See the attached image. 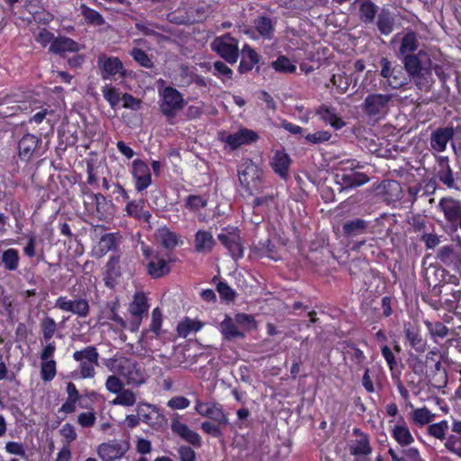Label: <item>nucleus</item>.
Wrapping results in <instances>:
<instances>
[{
  "instance_id": "14",
  "label": "nucleus",
  "mask_w": 461,
  "mask_h": 461,
  "mask_svg": "<svg viewBox=\"0 0 461 461\" xmlns=\"http://www.w3.org/2000/svg\"><path fill=\"white\" fill-rule=\"evenodd\" d=\"M194 410L199 415L212 419L220 424L227 425L229 423V419L219 403L196 400Z\"/></svg>"
},
{
  "instance_id": "26",
  "label": "nucleus",
  "mask_w": 461,
  "mask_h": 461,
  "mask_svg": "<svg viewBox=\"0 0 461 461\" xmlns=\"http://www.w3.org/2000/svg\"><path fill=\"white\" fill-rule=\"evenodd\" d=\"M95 213L99 220L109 221L114 214L113 205L103 194H95Z\"/></svg>"
},
{
  "instance_id": "22",
  "label": "nucleus",
  "mask_w": 461,
  "mask_h": 461,
  "mask_svg": "<svg viewBox=\"0 0 461 461\" xmlns=\"http://www.w3.org/2000/svg\"><path fill=\"white\" fill-rule=\"evenodd\" d=\"M84 48V45L73 41L70 38L58 37L51 41L50 51L55 54H63L65 52H78Z\"/></svg>"
},
{
  "instance_id": "32",
  "label": "nucleus",
  "mask_w": 461,
  "mask_h": 461,
  "mask_svg": "<svg viewBox=\"0 0 461 461\" xmlns=\"http://www.w3.org/2000/svg\"><path fill=\"white\" fill-rule=\"evenodd\" d=\"M215 244L212 234L206 230H198L195 234L194 248L197 252H210Z\"/></svg>"
},
{
  "instance_id": "4",
  "label": "nucleus",
  "mask_w": 461,
  "mask_h": 461,
  "mask_svg": "<svg viewBox=\"0 0 461 461\" xmlns=\"http://www.w3.org/2000/svg\"><path fill=\"white\" fill-rule=\"evenodd\" d=\"M158 94L160 112L167 120L174 119L185 104L183 95L171 86L159 90Z\"/></svg>"
},
{
  "instance_id": "3",
  "label": "nucleus",
  "mask_w": 461,
  "mask_h": 461,
  "mask_svg": "<svg viewBox=\"0 0 461 461\" xmlns=\"http://www.w3.org/2000/svg\"><path fill=\"white\" fill-rule=\"evenodd\" d=\"M107 369L126 379L127 384L140 385L145 382L142 369L136 361L125 357H114L104 360Z\"/></svg>"
},
{
  "instance_id": "27",
  "label": "nucleus",
  "mask_w": 461,
  "mask_h": 461,
  "mask_svg": "<svg viewBox=\"0 0 461 461\" xmlns=\"http://www.w3.org/2000/svg\"><path fill=\"white\" fill-rule=\"evenodd\" d=\"M97 454L104 461H113L121 458L124 450L116 442L103 443L98 447Z\"/></svg>"
},
{
  "instance_id": "2",
  "label": "nucleus",
  "mask_w": 461,
  "mask_h": 461,
  "mask_svg": "<svg viewBox=\"0 0 461 461\" xmlns=\"http://www.w3.org/2000/svg\"><path fill=\"white\" fill-rule=\"evenodd\" d=\"M238 177L241 187L249 195H257L264 189L263 171L249 158H243L238 167Z\"/></svg>"
},
{
  "instance_id": "6",
  "label": "nucleus",
  "mask_w": 461,
  "mask_h": 461,
  "mask_svg": "<svg viewBox=\"0 0 461 461\" xmlns=\"http://www.w3.org/2000/svg\"><path fill=\"white\" fill-rule=\"evenodd\" d=\"M211 48L228 63L234 64L239 59L238 41L229 33L216 37L211 42Z\"/></svg>"
},
{
  "instance_id": "64",
  "label": "nucleus",
  "mask_w": 461,
  "mask_h": 461,
  "mask_svg": "<svg viewBox=\"0 0 461 461\" xmlns=\"http://www.w3.org/2000/svg\"><path fill=\"white\" fill-rule=\"evenodd\" d=\"M331 82L341 93H345L348 88V79L342 75H333Z\"/></svg>"
},
{
  "instance_id": "44",
  "label": "nucleus",
  "mask_w": 461,
  "mask_h": 461,
  "mask_svg": "<svg viewBox=\"0 0 461 461\" xmlns=\"http://www.w3.org/2000/svg\"><path fill=\"white\" fill-rule=\"evenodd\" d=\"M102 94L104 98L108 102L112 108L117 106L122 100L121 93L119 89L113 86L112 85H105L102 87Z\"/></svg>"
},
{
  "instance_id": "37",
  "label": "nucleus",
  "mask_w": 461,
  "mask_h": 461,
  "mask_svg": "<svg viewBox=\"0 0 461 461\" xmlns=\"http://www.w3.org/2000/svg\"><path fill=\"white\" fill-rule=\"evenodd\" d=\"M255 28L258 33L265 40H271L274 36L275 26L271 19L261 16L255 21Z\"/></svg>"
},
{
  "instance_id": "38",
  "label": "nucleus",
  "mask_w": 461,
  "mask_h": 461,
  "mask_svg": "<svg viewBox=\"0 0 461 461\" xmlns=\"http://www.w3.org/2000/svg\"><path fill=\"white\" fill-rule=\"evenodd\" d=\"M136 393L132 390L123 387L122 391L116 394V397L110 402V403L112 405L131 407L136 403Z\"/></svg>"
},
{
  "instance_id": "13",
  "label": "nucleus",
  "mask_w": 461,
  "mask_h": 461,
  "mask_svg": "<svg viewBox=\"0 0 461 461\" xmlns=\"http://www.w3.org/2000/svg\"><path fill=\"white\" fill-rule=\"evenodd\" d=\"M55 307L80 318L86 317L90 311L89 303L85 298L69 299L67 296H59L55 302Z\"/></svg>"
},
{
  "instance_id": "46",
  "label": "nucleus",
  "mask_w": 461,
  "mask_h": 461,
  "mask_svg": "<svg viewBox=\"0 0 461 461\" xmlns=\"http://www.w3.org/2000/svg\"><path fill=\"white\" fill-rule=\"evenodd\" d=\"M272 68L282 73H294L296 70V66L285 56H280L273 61Z\"/></svg>"
},
{
  "instance_id": "54",
  "label": "nucleus",
  "mask_w": 461,
  "mask_h": 461,
  "mask_svg": "<svg viewBox=\"0 0 461 461\" xmlns=\"http://www.w3.org/2000/svg\"><path fill=\"white\" fill-rule=\"evenodd\" d=\"M186 206L192 211H197L207 205V200L200 195H189L185 202Z\"/></svg>"
},
{
  "instance_id": "43",
  "label": "nucleus",
  "mask_w": 461,
  "mask_h": 461,
  "mask_svg": "<svg viewBox=\"0 0 461 461\" xmlns=\"http://www.w3.org/2000/svg\"><path fill=\"white\" fill-rule=\"evenodd\" d=\"M117 236L113 233L104 235L98 243L97 249L100 256L106 254L108 251L116 248Z\"/></svg>"
},
{
  "instance_id": "35",
  "label": "nucleus",
  "mask_w": 461,
  "mask_h": 461,
  "mask_svg": "<svg viewBox=\"0 0 461 461\" xmlns=\"http://www.w3.org/2000/svg\"><path fill=\"white\" fill-rule=\"evenodd\" d=\"M354 5H358L360 19L364 23H372L376 14V6L370 0H355Z\"/></svg>"
},
{
  "instance_id": "19",
  "label": "nucleus",
  "mask_w": 461,
  "mask_h": 461,
  "mask_svg": "<svg viewBox=\"0 0 461 461\" xmlns=\"http://www.w3.org/2000/svg\"><path fill=\"white\" fill-rule=\"evenodd\" d=\"M170 428L173 433L176 434L194 447H200L202 446V438L200 435L192 430L186 424L180 421L177 418L172 420Z\"/></svg>"
},
{
  "instance_id": "7",
  "label": "nucleus",
  "mask_w": 461,
  "mask_h": 461,
  "mask_svg": "<svg viewBox=\"0 0 461 461\" xmlns=\"http://www.w3.org/2000/svg\"><path fill=\"white\" fill-rule=\"evenodd\" d=\"M73 358L80 363V375L83 378L95 376V367L98 365L99 354L94 346H88L81 350L75 351Z\"/></svg>"
},
{
  "instance_id": "52",
  "label": "nucleus",
  "mask_w": 461,
  "mask_h": 461,
  "mask_svg": "<svg viewBox=\"0 0 461 461\" xmlns=\"http://www.w3.org/2000/svg\"><path fill=\"white\" fill-rule=\"evenodd\" d=\"M233 320L236 321L240 329H245L247 330H252L256 327L254 318L251 315L246 313L236 314Z\"/></svg>"
},
{
  "instance_id": "25",
  "label": "nucleus",
  "mask_w": 461,
  "mask_h": 461,
  "mask_svg": "<svg viewBox=\"0 0 461 461\" xmlns=\"http://www.w3.org/2000/svg\"><path fill=\"white\" fill-rule=\"evenodd\" d=\"M149 304L148 297L143 292L134 294L131 302L129 303V312L136 318H141L148 312Z\"/></svg>"
},
{
  "instance_id": "10",
  "label": "nucleus",
  "mask_w": 461,
  "mask_h": 461,
  "mask_svg": "<svg viewBox=\"0 0 461 461\" xmlns=\"http://www.w3.org/2000/svg\"><path fill=\"white\" fill-rule=\"evenodd\" d=\"M258 139L256 131L248 128H240L237 131L231 133L221 132L219 140L228 145L230 149H236L242 145H249Z\"/></svg>"
},
{
  "instance_id": "50",
  "label": "nucleus",
  "mask_w": 461,
  "mask_h": 461,
  "mask_svg": "<svg viewBox=\"0 0 461 461\" xmlns=\"http://www.w3.org/2000/svg\"><path fill=\"white\" fill-rule=\"evenodd\" d=\"M18 252L14 249L5 250L3 254V262L9 270L16 269L18 266Z\"/></svg>"
},
{
  "instance_id": "59",
  "label": "nucleus",
  "mask_w": 461,
  "mask_h": 461,
  "mask_svg": "<svg viewBox=\"0 0 461 461\" xmlns=\"http://www.w3.org/2000/svg\"><path fill=\"white\" fill-rule=\"evenodd\" d=\"M96 417L94 411L81 412L77 416V422L84 428L92 427L95 422Z\"/></svg>"
},
{
  "instance_id": "47",
  "label": "nucleus",
  "mask_w": 461,
  "mask_h": 461,
  "mask_svg": "<svg viewBox=\"0 0 461 461\" xmlns=\"http://www.w3.org/2000/svg\"><path fill=\"white\" fill-rule=\"evenodd\" d=\"M424 323L430 336L435 340L437 338L444 339L448 333V329L441 322H430L429 321H425Z\"/></svg>"
},
{
  "instance_id": "57",
  "label": "nucleus",
  "mask_w": 461,
  "mask_h": 461,
  "mask_svg": "<svg viewBox=\"0 0 461 461\" xmlns=\"http://www.w3.org/2000/svg\"><path fill=\"white\" fill-rule=\"evenodd\" d=\"M331 137V134L327 131H320L314 133L307 134L305 139L313 144H319L328 141Z\"/></svg>"
},
{
  "instance_id": "16",
  "label": "nucleus",
  "mask_w": 461,
  "mask_h": 461,
  "mask_svg": "<svg viewBox=\"0 0 461 461\" xmlns=\"http://www.w3.org/2000/svg\"><path fill=\"white\" fill-rule=\"evenodd\" d=\"M355 439L348 443L349 453L356 457H364L369 456L373 448L370 445L368 435L363 433L359 429H353Z\"/></svg>"
},
{
  "instance_id": "62",
  "label": "nucleus",
  "mask_w": 461,
  "mask_h": 461,
  "mask_svg": "<svg viewBox=\"0 0 461 461\" xmlns=\"http://www.w3.org/2000/svg\"><path fill=\"white\" fill-rule=\"evenodd\" d=\"M178 454L181 461H195V453L190 447H179Z\"/></svg>"
},
{
  "instance_id": "56",
  "label": "nucleus",
  "mask_w": 461,
  "mask_h": 461,
  "mask_svg": "<svg viewBox=\"0 0 461 461\" xmlns=\"http://www.w3.org/2000/svg\"><path fill=\"white\" fill-rule=\"evenodd\" d=\"M213 68L215 70L214 75L217 76L218 77H221V79H223V78L230 79L232 77V74H233L232 70L223 62H221V61L214 62Z\"/></svg>"
},
{
  "instance_id": "31",
  "label": "nucleus",
  "mask_w": 461,
  "mask_h": 461,
  "mask_svg": "<svg viewBox=\"0 0 461 461\" xmlns=\"http://www.w3.org/2000/svg\"><path fill=\"white\" fill-rule=\"evenodd\" d=\"M439 164L442 167V169L438 173L439 181L447 187L457 190L458 186L456 185L453 171L448 165L447 157H441L439 158Z\"/></svg>"
},
{
  "instance_id": "41",
  "label": "nucleus",
  "mask_w": 461,
  "mask_h": 461,
  "mask_svg": "<svg viewBox=\"0 0 461 461\" xmlns=\"http://www.w3.org/2000/svg\"><path fill=\"white\" fill-rule=\"evenodd\" d=\"M367 223L362 219H355L348 221L343 225V232L348 237H355L364 233Z\"/></svg>"
},
{
  "instance_id": "30",
  "label": "nucleus",
  "mask_w": 461,
  "mask_h": 461,
  "mask_svg": "<svg viewBox=\"0 0 461 461\" xmlns=\"http://www.w3.org/2000/svg\"><path fill=\"white\" fill-rule=\"evenodd\" d=\"M163 315L159 308L153 309L151 312V321L149 329L142 332V338L157 339L162 333Z\"/></svg>"
},
{
  "instance_id": "21",
  "label": "nucleus",
  "mask_w": 461,
  "mask_h": 461,
  "mask_svg": "<svg viewBox=\"0 0 461 461\" xmlns=\"http://www.w3.org/2000/svg\"><path fill=\"white\" fill-rule=\"evenodd\" d=\"M453 136L454 129L452 127L438 128L430 135V146L435 151L443 152Z\"/></svg>"
},
{
  "instance_id": "33",
  "label": "nucleus",
  "mask_w": 461,
  "mask_h": 461,
  "mask_svg": "<svg viewBox=\"0 0 461 461\" xmlns=\"http://www.w3.org/2000/svg\"><path fill=\"white\" fill-rule=\"evenodd\" d=\"M271 166L274 171L282 178H286L290 166V158L285 152L277 150L272 158Z\"/></svg>"
},
{
  "instance_id": "53",
  "label": "nucleus",
  "mask_w": 461,
  "mask_h": 461,
  "mask_svg": "<svg viewBox=\"0 0 461 461\" xmlns=\"http://www.w3.org/2000/svg\"><path fill=\"white\" fill-rule=\"evenodd\" d=\"M131 57L133 59L138 62L140 66L144 68H151L153 66L152 60L149 58L145 51L140 49L134 48L131 50Z\"/></svg>"
},
{
  "instance_id": "49",
  "label": "nucleus",
  "mask_w": 461,
  "mask_h": 461,
  "mask_svg": "<svg viewBox=\"0 0 461 461\" xmlns=\"http://www.w3.org/2000/svg\"><path fill=\"white\" fill-rule=\"evenodd\" d=\"M445 447L448 451L461 457V436L449 435L445 441Z\"/></svg>"
},
{
  "instance_id": "17",
  "label": "nucleus",
  "mask_w": 461,
  "mask_h": 461,
  "mask_svg": "<svg viewBox=\"0 0 461 461\" xmlns=\"http://www.w3.org/2000/svg\"><path fill=\"white\" fill-rule=\"evenodd\" d=\"M131 174L135 180V188L141 192L151 185V173L147 163L135 159L131 164Z\"/></svg>"
},
{
  "instance_id": "28",
  "label": "nucleus",
  "mask_w": 461,
  "mask_h": 461,
  "mask_svg": "<svg viewBox=\"0 0 461 461\" xmlns=\"http://www.w3.org/2000/svg\"><path fill=\"white\" fill-rule=\"evenodd\" d=\"M128 216L148 222L151 214L145 210V202L142 199L130 201L125 206Z\"/></svg>"
},
{
  "instance_id": "61",
  "label": "nucleus",
  "mask_w": 461,
  "mask_h": 461,
  "mask_svg": "<svg viewBox=\"0 0 461 461\" xmlns=\"http://www.w3.org/2000/svg\"><path fill=\"white\" fill-rule=\"evenodd\" d=\"M217 291L220 295L225 300H232L234 298L235 293L234 291L223 282H220L217 285Z\"/></svg>"
},
{
  "instance_id": "40",
  "label": "nucleus",
  "mask_w": 461,
  "mask_h": 461,
  "mask_svg": "<svg viewBox=\"0 0 461 461\" xmlns=\"http://www.w3.org/2000/svg\"><path fill=\"white\" fill-rule=\"evenodd\" d=\"M203 328L199 321L185 318L176 327V331L181 338H186L192 331L197 332Z\"/></svg>"
},
{
  "instance_id": "58",
  "label": "nucleus",
  "mask_w": 461,
  "mask_h": 461,
  "mask_svg": "<svg viewBox=\"0 0 461 461\" xmlns=\"http://www.w3.org/2000/svg\"><path fill=\"white\" fill-rule=\"evenodd\" d=\"M190 405V401L184 396H175L172 397L167 402V406L172 410H184L188 408Z\"/></svg>"
},
{
  "instance_id": "42",
  "label": "nucleus",
  "mask_w": 461,
  "mask_h": 461,
  "mask_svg": "<svg viewBox=\"0 0 461 461\" xmlns=\"http://www.w3.org/2000/svg\"><path fill=\"white\" fill-rule=\"evenodd\" d=\"M79 10L80 14L88 23L94 26H100L104 23V19L100 14V13L88 7L87 5L82 4L79 7Z\"/></svg>"
},
{
  "instance_id": "48",
  "label": "nucleus",
  "mask_w": 461,
  "mask_h": 461,
  "mask_svg": "<svg viewBox=\"0 0 461 461\" xmlns=\"http://www.w3.org/2000/svg\"><path fill=\"white\" fill-rule=\"evenodd\" d=\"M378 29L383 34H390L393 29V19L385 13L379 14L377 22Z\"/></svg>"
},
{
  "instance_id": "34",
  "label": "nucleus",
  "mask_w": 461,
  "mask_h": 461,
  "mask_svg": "<svg viewBox=\"0 0 461 461\" xmlns=\"http://www.w3.org/2000/svg\"><path fill=\"white\" fill-rule=\"evenodd\" d=\"M405 336L409 341L411 347L419 353H423L427 349V343L421 338L418 330L411 329L410 327H404Z\"/></svg>"
},
{
  "instance_id": "18",
  "label": "nucleus",
  "mask_w": 461,
  "mask_h": 461,
  "mask_svg": "<svg viewBox=\"0 0 461 461\" xmlns=\"http://www.w3.org/2000/svg\"><path fill=\"white\" fill-rule=\"evenodd\" d=\"M154 238L157 244L167 250H173L184 243L181 236L167 226L158 228L155 231Z\"/></svg>"
},
{
  "instance_id": "8",
  "label": "nucleus",
  "mask_w": 461,
  "mask_h": 461,
  "mask_svg": "<svg viewBox=\"0 0 461 461\" xmlns=\"http://www.w3.org/2000/svg\"><path fill=\"white\" fill-rule=\"evenodd\" d=\"M392 100V95L388 94H372L366 97L363 104V111L370 117L381 119L389 109V103Z\"/></svg>"
},
{
  "instance_id": "63",
  "label": "nucleus",
  "mask_w": 461,
  "mask_h": 461,
  "mask_svg": "<svg viewBox=\"0 0 461 461\" xmlns=\"http://www.w3.org/2000/svg\"><path fill=\"white\" fill-rule=\"evenodd\" d=\"M60 433L68 442L74 441L77 437L75 428L69 423L63 425Z\"/></svg>"
},
{
  "instance_id": "45",
  "label": "nucleus",
  "mask_w": 461,
  "mask_h": 461,
  "mask_svg": "<svg viewBox=\"0 0 461 461\" xmlns=\"http://www.w3.org/2000/svg\"><path fill=\"white\" fill-rule=\"evenodd\" d=\"M448 422L447 420H441L439 422L429 425L428 434L442 441L444 439H447L446 433L448 430Z\"/></svg>"
},
{
  "instance_id": "55",
  "label": "nucleus",
  "mask_w": 461,
  "mask_h": 461,
  "mask_svg": "<svg viewBox=\"0 0 461 461\" xmlns=\"http://www.w3.org/2000/svg\"><path fill=\"white\" fill-rule=\"evenodd\" d=\"M43 337L46 339H50L56 331V322L50 317H45L41 322Z\"/></svg>"
},
{
  "instance_id": "9",
  "label": "nucleus",
  "mask_w": 461,
  "mask_h": 461,
  "mask_svg": "<svg viewBox=\"0 0 461 461\" xmlns=\"http://www.w3.org/2000/svg\"><path fill=\"white\" fill-rule=\"evenodd\" d=\"M381 76L386 80L387 84L394 89H398L408 83V77L404 72V67L400 65H392L385 58L381 59Z\"/></svg>"
},
{
  "instance_id": "11",
  "label": "nucleus",
  "mask_w": 461,
  "mask_h": 461,
  "mask_svg": "<svg viewBox=\"0 0 461 461\" xmlns=\"http://www.w3.org/2000/svg\"><path fill=\"white\" fill-rule=\"evenodd\" d=\"M218 240L229 250L233 258L237 259L243 257L244 249L237 228L228 227L223 229L218 235Z\"/></svg>"
},
{
  "instance_id": "1",
  "label": "nucleus",
  "mask_w": 461,
  "mask_h": 461,
  "mask_svg": "<svg viewBox=\"0 0 461 461\" xmlns=\"http://www.w3.org/2000/svg\"><path fill=\"white\" fill-rule=\"evenodd\" d=\"M391 44L415 86L420 91H430L434 84L432 68L437 72L438 66H432L427 50L419 49V35L413 31L402 32L392 38Z\"/></svg>"
},
{
  "instance_id": "5",
  "label": "nucleus",
  "mask_w": 461,
  "mask_h": 461,
  "mask_svg": "<svg viewBox=\"0 0 461 461\" xmlns=\"http://www.w3.org/2000/svg\"><path fill=\"white\" fill-rule=\"evenodd\" d=\"M342 164L348 165V167L336 174V182L341 185V189L360 186L369 181V177L366 174L352 170L358 167V163L355 160H347Z\"/></svg>"
},
{
  "instance_id": "51",
  "label": "nucleus",
  "mask_w": 461,
  "mask_h": 461,
  "mask_svg": "<svg viewBox=\"0 0 461 461\" xmlns=\"http://www.w3.org/2000/svg\"><path fill=\"white\" fill-rule=\"evenodd\" d=\"M104 385L105 389L113 394H117L124 387L123 382L116 375V374L109 375Z\"/></svg>"
},
{
  "instance_id": "12",
  "label": "nucleus",
  "mask_w": 461,
  "mask_h": 461,
  "mask_svg": "<svg viewBox=\"0 0 461 461\" xmlns=\"http://www.w3.org/2000/svg\"><path fill=\"white\" fill-rule=\"evenodd\" d=\"M141 250L148 260L147 271L152 278H160L170 272V267L165 258L159 257L158 253H154L147 246L143 245Z\"/></svg>"
},
{
  "instance_id": "36",
  "label": "nucleus",
  "mask_w": 461,
  "mask_h": 461,
  "mask_svg": "<svg viewBox=\"0 0 461 461\" xmlns=\"http://www.w3.org/2000/svg\"><path fill=\"white\" fill-rule=\"evenodd\" d=\"M434 418L435 414L426 407L413 409L410 416L411 421L420 427L430 423Z\"/></svg>"
},
{
  "instance_id": "24",
  "label": "nucleus",
  "mask_w": 461,
  "mask_h": 461,
  "mask_svg": "<svg viewBox=\"0 0 461 461\" xmlns=\"http://www.w3.org/2000/svg\"><path fill=\"white\" fill-rule=\"evenodd\" d=\"M219 330L223 339L226 340L242 339L245 336L244 331L238 327L233 318H230L228 315H226L223 321L220 323Z\"/></svg>"
},
{
  "instance_id": "29",
  "label": "nucleus",
  "mask_w": 461,
  "mask_h": 461,
  "mask_svg": "<svg viewBox=\"0 0 461 461\" xmlns=\"http://www.w3.org/2000/svg\"><path fill=\"white\" fill-rule=\"evenodd\" d=\"M316 114L320 116L321 120L329 123L335 130H339L345 125L343 120L337 115L335 109L327 105H321L316 110Z\"/></svg>"
},
{
  "instance_id": "20",
  "label": "nucleus",
  "mask_w": 461,
  "mask_h": 461,
  "mask_svg": "<svg viewBox=\"0 0 461 461\" xmlns=\"http://www.w3.org/2000/svg\"><path fill=\"white\" fill-rule=\"evenodd\" d=\"M97 64L101 69L102 77L104 79H109L119 73L123 74L122 63L116 57L101 55L98 57Z\"/></svg>"
},
{
  "instance_id": "23",
  "label": "nucleus",
  "mask_w": 461,
  "mask_h": 461,
  "mask_svg": "<svg viewBox=\"0 0 461 461\" xmlns=\"http://www.w3.org/2000/svg\"><path fill=\"white\" fill-rule=\"evenodd\" d=\"M391 433L393 438L402 447H408L414 442V437L402 418L392 428Z\"/></svg>"
},
{
  "instance_id": "60",
  "label": "nucleus",
  "mask_w": 461,
  "mask_h": 461,
  "mask_svg": "<svg viewBox=\"0 0 461 461\" xmlns=\"http://www.w3.org/2000/svg\"><path fill=\"white\" fill-rule=\"evenodd\" d=\"M122 100L123 102L124 108L138 110L140 107V102L130 94H123L122 95Z\"/></svg>"
},
{
  "instance_id": "15",
  "label": "nucleus",
  "mask_w": 461,
  "mask_h": 461,
  "mask_svg": "<svg viewBox=\"0 0 461 461\" xmlns=\"http://www.w3.org/2000/svg\"><path fill=\"white\" fill-rule=\"evenodd\" d=\"M55 349V345L49 343L41 354V377L45 382L53 380L57 373L56 361L53 359Z\"/></svg>"
},
{
  "instance_id": "39",
  "label": "nucleus",
  "mask_w": 461,
  "mask_h": 461,
  "mask_svg": "<svg viewBox=\"0 0 461 461\" xmlns=\"http://www.w3.org/2000/svg\"><path fill=\"white\" fill-rule=\"evenodd\" d=\"M243 59L240 64V68L243 70H250L253 66L258 63V54L249 45H244L242 48Z\"/></svg>"
}]
</instances>
